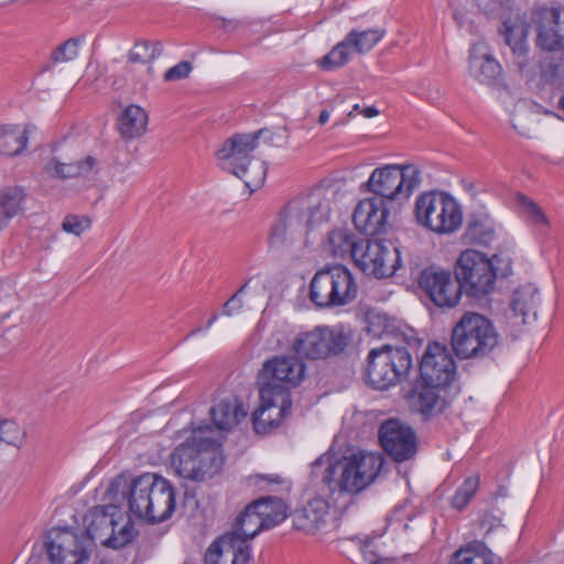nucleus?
Here are the masks:
<instances>
[{
    "mask_svg": "<svg viewBox=\"0 0 564 564\" xmlns=\"http://www.w3.org/2000/svg\"><path fill=\"white\" fill-rule=\"evenodd\" d=\"M408 402L412 412L429 421L443 414L452 398L448 388L421 381L409 394Z\"/></svg>",
    "mask_w": 564,
    "mask_h": 564,
    "instance_id": "nucleus-23",
    "label": "nucleus"
},
{
    "mask_svg": "<svg viewBox=\"0 0 564 564\" xmlns=\"http://www.w3.org/2000/svg\"><path fill=\"white\" fill-rule=\"evenodd\" d=\"M148 115L137 105L128 106L118 119V130L126 140L143 135L147 130Z\"/></svg>",
    "mask_w": 564,
    "mask_h": 564,
    "instance_id": "nucleus-30",
    "label": "nucleus"
},
{
    "mask_svg": "<svg viewBox=\"0 0 564 564\" xmlns=\"http://www.w3.org/2000/svg\"><path fill=\"white\" fill-rule=\"evenodd\" d=\"M44 544L53 564H87L93 544L77 530L53 528L47 531Z\"/></svg>",
    "mask_w": 564,
    "mask_h": 564,
    "instance_id": "nucleus-15",
    "label": "nucleus"
},
{
    "mask_svg": "<svg viewBox=\"0 0 564 564\" xmlns=\"http://www.w3.org/2000/svg\"><path fill=\"white\" fill-rule=\"evenodd\" d=\"M475 4L482 14L489 18L502 20V24L508 22L517 26L514 23L507 19L509 12L512 10L513 0H475ZM503 28L505 25H501L499 29L501 34Z\"/></svg>",
    "mask_w": 564,
    "mask_h": 564,
    "instance_id": "nucleus-40",
    "label": "nucleus"
},
{
    "mask_svg": "<svg viewBox=\"0 0 564 564\" xmlns=\"http://www.w3.org/2000/svg\"><path fill=\"white\" fill-rule=\"evenodd\" d=\"M163 46L160 42L138 41L129 53L131 63H150L161 55Z\"/></svg>",
    "mask_w": 564,
    "mask_h": 564,
    "instance_id": "nucleus-42",
    "label": "nucleus"
},
{
    "mask_svg": "<svg viewBox=\"0 0 564 564\" xmlns=\"http://www.w3.org/2000/svg\"><path fill=\"white\" fill-rule=\"evenodd\" d=\"M25 193L22 187H6L0 191V230L22 212Z\"/></svg>",
    "mask_w": 564,
    "mask_h": 564,
    "instance_id": "nucleus-34",
    "label": "nucleus"
},
{
    "mask_svg": "<svg viewBox=\"0 0 564 564\" xmlns=\"http://www.w3.org/2000/svg\"><path fill=\"white\" fill-rule=\"evenodd\" d=\"M452 564H501V558L484 542L474 541L453 554Z\"/></svg>",
    "mask_w": 564,
    "mask_h": 564,
    "instance_id": "nucleus-31",
    "label": "nucleus"
},
{
    "mask_svg": "<svg viewBox=\"0 0 564 564\" xmlns=\"http://www.w3.org/2000/svg\"><path fill=\"white\" fill-rule=\"evenodd\" d=\"M352 51L348 40L345 37L338 43L327 55L321 61V66L324 69H333L344 66L348 59L349 54Z\"/></svg>",
    "mask_w": 564,
    "mask_h": 564,
    "instance_id": "nucleus-43",
    "label": "nucleus"
},
{
    "mask_svg": "<svg viewBox=\"0 0 564 564\" xmlns=\"http://www.w3.org/2000/svg\"><path fill=\"white\" fill-rule=\"evenodd\" d=\"M258 478H260L261 480H265L268 481V484L270 485H273V486H282L285 484V480L279 476V475H258L257 476Z\"/></svg>",
    "mask_w": 564,
    "mask_h": 564,
    "instance_id": "nucleus-52",
    "label": "nucleus"
},
{
    "mask_svg": "<svg viewBox=\"0 0 564 564\" xmlns=\"http://www.w3.org/2000/svg\"><path fill=\"white\" fill-rule=\"evenodd\" d=\"M79 40L72 37L57 46L51 54L52 63L73 61L78 55Z\"/></svg>",
    "mask_w": 564,
    "mask_h": 564,
    "instance_id": "nucleus-46",
    "label": "nucleus"
},
{
    "mask_svg": "<svg viewBox=\"0 0 564 564\" xmlns=\"http://www.w3.org/2000/svg\"><path fill=\"white\" fill-rule=\"evenodd\" d=\"M210 426H198L192 436L175 447L171 463L176 474L193 481H205L218 474L224 457L220 444L210 436Z\"/></svg>",
    "mask_w": 564,
    "mask_h": 564,
    "instance_id": "nucleus-3",
    "label": "nucleus"
},
{
    "mask_svg": "<svg viewBox=\"0 0 564 564\" xmlns=\"http://www.w3.org/2000/svg\"><path fill=\"white\" fill-rule=\"evenodd\" d=\"M366 118H372L379 115V110L375 107H367L360 110Z\"/></svg>",
    "mask_w": 564,
    "mask_h": 564,
    "instance_id": "nucleus-53",
    "label": "nucleus"
},
{
    "mask_svg": "<svg viewBox=\"0 0 564 564\" xmlns=\"http://www.w3.org/2000/svg\"><path fill=\"white\" fill-rule=\"evenodd\" d=\"M352 340L354 332L349 326H316L312 330L297 333L291 349L299 357L317 360L339 355Z\"/></svg>",
    "mask_w": 564,
    "mask_h": 564,
    "instance_id": "nucleus-12",
    "label": "nucleus"
},
{
    "mask_svg": "<svg viewBox=\"0 0 564 564\" xmlns=\"http://www.w3.org/2000/svg\"><path fill=\"white\" fill-rule=\"evenodd\" d=\"M264 529L268 528L264 527L263 518L252 508V503H249L245 510L237 516L232 530L228 533H235L240 539H243L246 543H249L250 540Z\"/></svg>",
    "mask_w": 564,
    "mask_h": 564,
    "instance_id": "nucleus-33",
    "label": "nucleus"
},
{
    "mask_svg": "<svg viewBox=\"0 0 564 564\" xmlns=\"http://www.w3.org/2000/svg\"><path fill=\"white\" fill-rule=\"evenodd\" d=\"M480 527L485 529V535H488L494 530L502 527L501 519L490 512H486L480 519Z\"/></svg>",
    "mask_w": 564,
    "mask_h": 564,
    "instance_id": "nucleus-51",
    "label": "nucleus"
},
{
    "mask_svg": "<svg viewBox=\"0 0 564 564\" xmlns=\"http://www.w3.org/2000/svg\"><path fill=\"white\" fill-rule=\"evenodd\" d=\"M499 343L500 335L494 323L475 312L463 314L451 335L452 349L460 359L485 358Z\"/></svg>",
    "mask_w": 564,
    "mask_h": 564,
    "instance_id": "nucleus-6",
    "label": "nucleus"
},
{
    "mask_svg": "<svg viewBox=\"0 0 564 564\" xmlns=\"http://www.w3.org/2000/svg\"><path fill=\"white\" fill-rule=\"evenodd\" d=\"M291 517L295 529L315 534L325 528L329 517V506L324 499L315 498L303 508L296 509Z\"/></svg>",
    "mask_w": 564,
    "mask_h": 564,
    "instance_id": "nucleus-27",
    "label": "nucleus"
},
{
    "mask_svg": "<svg viewBox=\"0 0 564 564\" xmlns=\"http://www.w3.org/2000/svg\"><path fill=\"white\" fill-rule=\"evenodd\" d=\"M329 119V112L327 110H322L318 117V123L325 124Z\"/></svg>",
    "mask_w": 564,
    "mask_h": 564,
    "instance_id": "nucleus-55",
    "label": "nucleus"
},
{
    "mask_svg": "<svg viewBox=\"0 0 564 564\" xmlns=\"http://www.w3.org/2000/svg\"><path fill=\"white\" fill-rule=\"evenodd\" d=\"M247 285H248V282H246L243 285H241L237 290V292L224 304L223 315L232 316L234 314L238 313L242 308L243 301L241 299V294L246 291Z\"/></svg>",
    "mask_w": 564,
    "mask_h": 564,
    "instance_id": "nucleus-49",
    "label": "nucleus"
},
{
    "mask_svg": "<svg viewBox=\"0 0 564 564\" xmlns=\"http://www.w3.org/2000/svg\"><path fill=\"white\" fill-rule=\"evenodd\" d=\"M518 202L530 223L540 227L549 226L547 217L538 204L523 195L519 196Z\"/></svg>",
    "mask_w": 564,
    "mask_h": 564,
    "instance_id": "nucleus-45",
    "label": "nucleus"
},
{
    "mask_svg": "<svg viewBox=\"0 0 564 564\" xmlns=\"http://www.w3.org/2000/svg\"><path fill=\"white\" fill-rule=\"evenodd\" d=\"M361 241L348 229H334L327 236V250L335 258L349 257L355 260Z\"/></svg>",
    "mask_w": 564,
    "mask_h": 564,
    "instance_id": "nucleus-32",
    "label": "nucleus"
},
{
    "mask_svg": "<svg viewBox=\"0 0 564 564\" xmlns=\"http://www.w3.org/2000/svg\"><path fill=\"white\" fill-rule=\"evenodd\" d=\"M215 426L220 431H230L247 416V410L237 398L221 400L209 410Z\"/></svg>",
    "mask_w": 564,
    "mask_h": 564,
    "instance_id": "nucleus-28",
    "label": "nucleus"
},
{
    "mask_svg": "<svg viewBox=\"0 0 564 564\" xmlns=\"http://www.w3.org/2000/svg\"><path fill=\"white\" fill-rule=\"evenodd\" d=\"M455 276L462 292L468 296L481 297L495 286L496 271L492 261L476 250H465L457 259Z\"/></svg>",
    "mask_w": 564,
    "mask_h": 564,
    "instance_id": "nucleus-14",
    "label": "nucleus"
},
{
    "mask_svg": "<svg viewBox=\"0 0 564 564\" xmlns=\"http://www.w3.org/2000/svg\"><path fill=\"white\" fill-rule=\"evenodd\" d=\"M420 183L421 171L416 165L387 164L375 169L364 186L372 197L401 209Z\"/></svg>",
    "mask_w": 564,
    "mask_h": 564,
    "instance_id": "nucleus-8",
    "label": "nucleus"
},
{
    "mask_svg": "<svg viewBox=\"0 0 564 564\" xmlns=\"http://www.w3.org/2000/svg\"><path fill=\"white\" fill-rule=\"evenodd\" d=\"M113 521V525L111 527L112 533H109L110 539H107L105 546L111 549H121L132 542V540L137 535V530L134 529L133 522L131 521L130 516L120 510L118 517H116Z\"/></svg>",
    "mask_w": 564,
    "mask_h": 564,
    "instance_id": "nucleus-36",
    "label": "nucleus"
},
{
    "mask_svg": "<svg viewBox=\"0 0 564 564\" xmlns=\"http://www.w3.org/2000/svg\"><path fill=\"white\" fill-rule=\"evenodd\" d=\"M354 262L367 275L381 279L391 276L397 271L400 265V254L391 241L362 240Z\"/></svg>",
    "mask_w": 564,
    "mask_h": 564,
    "instance_id": "nucleus-17",
    "label": "nucleus"
},
{
    "mask_svg": "<svg viewBox=\"0 0 564 564\" xmlns=\"http://www.w3.org/2000/svg\"><path fill=\"white\" fill-rule=\"evenodd\" d=\"M192 70V65L189 62H181L176 64L175 66L167 69V72L164 75L165 80H178L182 78H186Z\"/></svg>",
    "mask_w": 564,
    "mask_h": 564,
    "instance_id": "nucleus-50",
    "label": "nucleus"
},
{
    "mask_svg": "<svg viewBox=\"0 0 564 564\" xmlns=\"http://www.w3.org/2000/svg\"><path fill=\"white\" fill-rule=\"evenodd\" d=\"M305 377V364L299 356H275L267 360L258 375L260 388H271L275 394L280 390L291 398L290 390L299 386Z\"/></svg>",
    "mask_w": 564,
    "mask_h": 564,
    "instance_id": "nucleus-16",
    "label": "nucleus"
},
{
    "mask_svg": "<svg viewBox=\"0 0 564 564\" xmlns=\"http://www.w3.org/2000/svg\"><path fill=\"white\" fill-rule=\"evenodd\" d=\"M469 73L481 84L497 85L502 75V67L495 58L487 43L478 41L473 44L469 52Z\"/></svg>",
    "mask_w": 564,
    "mask_h": 564,
    "instance_id": "nucleus-25",
    "label": "nucleus"
},
{
    "mask_svg": "<svg viewBox=\"0 0 564 564\" xmlns=\"http://www.w3.org/2000/svg\"><path fill=\"white\" fill-rule=\"evenodd\" d=\"M378 437L384 453L397 463L410 460L417 453L415 431L398 419H389L381 423Z\"/></svg>",
    "mask_w": 564,
    "mask_h": 564,
    "instance_id": "nucleus-18",
    "label": "nucleus"
},
{
    "mask_svg": "<svg viewBox=\"0 0 564 564\" xmlns=\"http://www.w3.org/2000/svg\"><path fill=\"white\" fill-rule=\"evenodd\" d=\"M494 234V227L488 218L473 217L467 224L465 236L473 242L488 245Z\"/></svg>",
    "mask_w": 564,
    "mask_h": 564,
    "instance_id": "nucleus-41",
    "label": "nucleus"
},
{
    "mask_svg": "<svg viewBox=\"0 0 564 564\" xmlns=\"http://www.w3.org/2000/svg\"><path fill=\"white\" fill-rule=\"evenodd\" d=\"M120 510L117 502L109 501L108 506H97L85 514V535L89 539L91 544L93 541H98L102 545L106 544L107 539L111 536L109 533H112L110 530Z\"/></svg>",
    "mask_w": 564,
    "mask_h": 564,
    "instance_id": "nucleus-26",
    "label": "nucleus"
},
{
    "mask_svg": "<svg viewBox=\"0 0 564 564\" xmlns=\"http://www.w3.org/2000/svg\"><path fill=\"white\" fill-rule=\"evenodd\" d=\"M89 227L90 220L87 217L76 215L66 216L62 223L63 230L75 236H80Z\"/></svg>",
    "mask_w": 564,
    "mask_h": 564,
    "instance_id": "nucleus-48",
    "label": "nucleus"
},
{
    "mask_svg": "<svg viewBox=\"0 0 564 564\" xmlns=\"http://www.w3.org/2000/svg\"><path fill=\"white\" fill-rule=\"evenodd\" d=\"M218 318L217 313L212 314L210 318L208 319L206 327L209 328Z\"/></svg>",
    "mask_w": 564,
    "mask_h": 564,
    "instance_id": "nucleus-57",
    "label": "nucleus"
},
{
    "mask_svg": "<svg viewBox=\"0 0 564 564\" xmlns=\"http://www.w3.org/2000/svg\"><path fill=\"white\" fill-rule=\"evenodd\" d=\"M22 440L19 425L11 420L0 421V441L9 445H18Z\"/></svg>",
    "mask_w": 564,
    "mask_h": 564,
    "instance_id": "nucleus-47",
    "label": "nucleus"
},
{
    "mask_svg": "<svg viewBox=\"0 0 564 564\" xmlns=\"http://www.w3.org/2000/svg\"><path fill=\"white\" fill-rule=\"evenodd\" d=\"M478 487V477L466 478L463 485L456 490L455 495L453 496L452 506L457 510L464 509L476 494Z\"/></svg>",
    "mask_w": 564,
    "mask_h": 564,
    "instance_id": "nucleus-44",
    "label": "nucleus"
},
{
    "mask_svg": "<svg viewBox=\"0 0 564 564\" xmlns=\"http://www.w3.org/2000/svg\"><path fill=\"white\" fill-rule=\"evenodd\" d=\"M419 285L438 307H454L462 295L456 276L437 267H427L419 275Z\"/></svg>",
    "mask_w": 564,
    "mask_h": 564,
    "instance_id": "nucleus-20",
    "label": "nucleus"
},
{
    "mask_svg": "<svg viewBox=\"0 0 564 564\" xmlns=\"http://www.w3.org/2000/svg\"><path fill=\"white\" fill-rule=\"evenodd\" d=\"M528 25L535 33L534 43L546 53L564 52V6L535 1L529 9Z\"/></svg>",
    "mask_w": 564,
    "mask_h": 564,
    "instance_id": "nucleus-13",
    "label": "nucleus"
},
{
    "mask_svg": "<svg viewBox=\"0 0 564 564\" xmlns=\"http://www.w3.org/2000/svg\"><path fill=\"white\" fill-rule=\"evenodd\" d=\"M333 197L334 192L315 188L289 202L271 227L270 247L306 245L308 234L329 220Z\"/></svg>",
    "mask_w": 564,
    "mask_h": 564,
    "instance_id": "nucleus-2",
    "label": "nucleus"
},
{
    "mask_svg": "<svg viewBox=\"0 0 564 564\" xmlns=\"http://www.w3.org/2000/svg\"><path fill=\"white\" fill-rule=\"evenodd\" d=\"M406 343L409 345H415L416 344V338L414 335H411L410 337L406 338Z\"/></svg>",
    "mask_w": 564,
    "mask_h": 564,
    "instance_id": "nucleus-58",
    "label": "nucleus"
},
{
    "mask_svg": "<svg viewBox=\"0 0 564 564\" xmlns=\"http://www.w3.org/2000/svg\"><path fill=\"white\" fill-rule=\"evenodd\" d=\"M399 210V208L386 204L380 197H369L357 204L352 221L356 228L365 235H381L391 227L392 219Z\"/></svg>",
    "mask_w": 564,
    "mask_h": 564,
    "instance_id": "nucleus-19",
    "label": "nucleus"
},
{
    "mask_svg": "<svg viewBox=\"0 0 564 564\" xmlns=\"http://www.w3.org/2000/svg\"><path fill=\"white\" fill-rule=\"evenodd\" d=\"M371 564H379V562L376 561V562H372Z\"/></svg>",
    "mask_w": 564,
    "mask_h": 564,
    "instance_id": "nucleus-62",
    "label": "nucleus"
},
{
    "mask_svg": "<svg viewBox=\"0 0 564 564\" xmlns=\"http://www.w3.org/2000/svg\"><path fill=\"white\" fill-rule=\"evenodd\" d=\"M412 357L405 347L382 345L369 351L365 377L375 389L384 390L405 379Z\"/></svg>",
    "mask_w": 564,
    "mask_h": 564,
    "instance_id": "nucleus-11",
    "label": "nucleus"
},
{
    "mask_svg": "<svg viewBox=\"0 0 564 564\" xmlns=\"http://www.w3.org/2000/svg\"><path fill=\"white\" fill-rule=\"evenodd\" d=\"M324 456L318 457L315 462L312 463V474L317 475V469L324 464Z\"/></svg>",
    "mask_w": 564,
    "mask_h": 564,
    "instance_id": "nucleus-54",
    "label": "nucleus"
},
{
    "mask_svg": "<svg viewBox=\"0 0 564 564\" xmlns=\"http://www.w3.org/2000/svg\"><path fill=\"white\" fill-rule=\"evenodd\" d=\"M96 164V159L90 155L77 163H62L53 159L46 164L45 170L51 176L69 178L88 176L94 171Z\"/></svg>",
    "mask_w": 564,
    "mask_h": 564,
    "instance_id": "nucleus-35",
    "label": "nucleus"
},
{
    "mask_svg": "<svg viewBox=\"0 0 564 564\" xmlns=\"http://www.w3.org/2000/svg\"><path fill=\"white\" fill-rule=\"evenodd\" d=\"M263 130L256 133L235 134L227 139L217 151V158L224 170L241 178L250 189L260 187L267 175L265 163L252 160L250 153L257 148Z\"/></svg>",
    "mask_w": 564,
    "mask_h": 564,
    "instance_id": "nucleus-7",
    "label": "nucleus"
},
{
    "mask_svg": "<svg viewBox=\"0 0 564 564\" xmlns=\"http://www.w3.org/2000/svg\"><path fill=\"white\" fill-rule=\"evenodd\" d=\"M454 19H455V21L457 22V24H458L459 26H463V23H464V14H463L462 12L456 11V12L454 13Z\"/></svg>",
    "mask_w": 564,
    "mask_h": 564,
    "instance_id": "nucleus-56",
    "label": "nucleus"
},
{
    "mask_svg": "<svg viewBox=\"0 0 564 564\" xmlns=\"http://www.w3.org/2000/svg\"><path fill=\"white\" fill-rule=\"evenodd\" d=\"M28 143V130L18 127L0 128V152L6 155L20 154Z\"/></svg>",
    "mask_w": 564,
    "mask_h": 564,
    "instance_id": "nucleus-38",
    "label": "nucleus"
},
{
    "mask_svg": "<svg viewBox=\"0 0 564 564\" xmlns=\"http://www.w3.org/2000/svg\"><path fill=\"white\" fill-rule=\"evenodd\" d=\"M250 558V544L235 533L220 535L205 553L206 564H248Z\"/></svg>",
    "mask_w": 564,
    "mask_h": 564,
    "instance_id": "nucleus-24",
    "label": "nucleus"
},
{
    "mask_svg": "<svg viewBox=\"0 0 564 564\" xmlns=\"http://www.w3.org/2000/svg\"><path fill=\"white\" fill-rule=\"evenodd\" d=\"M200 330H202V328H200V327H197V328H195L194 330H192V332H191V334H189L188 336L195 335V334L199 333Z\"/></svg>",
    "mask_w": 564,
    "mask_h": 564,
    "instance_id": "nucleus-60",
    "label": "nucleus"
},
{
    "mask_svg": "<svg viewBox=\"0 0 564 564\" xmlns=\"http://www.w3.org/2000/svg\"><path fill=\"white\" fill-rule=\"evenodd\" d=\"M359 110H360L359 105H355V106H354V108H352V111H350V112L348 113V118L352 117L354 111H359Z\"/></svg>",
    "mask_w": 564,
    "mask_h": 564,
    "instance_id": "nucleus-59",
    "label": "nucleus"
},
{
    "mask_svg": "<svg viewBox=\"0 0 564 564\" xmlns=\"http://www.w3.org/2000/svg\"><path fill=\"white\" fill-rule=\"evenodd\" d=\"M502 36L514 56V65L521 77L527 83H533L536 87L564 88V55L542 56L536 67L530 62V46L527 41L524 26H514L505 22Z\"/></svg>",
    "mask_w": 564,
    "mask_h": 564,
    "instance_id": "nucleus-4",
    "label": "nucleus"
},
{
    "mask_svg": "<svg viewBox=\"0 0 564 564\" xmlns=\"http://www.w3.org/2000/svg\"><path fill=\"white\" fill-rule=\"evenodd\" d=\"M383 462V456L377 453L361 452L345 456L326 466L322 481L332 491L338 490L355 495L375 481Z\"/></svg>",
    "mask_w": 564,
    "mask_h": 564,
    "instance_id": "nucleus-5",
    "label": "nucleus"
},
{
    "mask_svg": "<svg viewBox=\"0 0 564 564\" xmlns=\"http://www.w3.org/2000/svg\"><path fill=\"white\" fill-rule=\"evenodd\" d=\"M358 285L344 265L318 270L310 283V301L318 308L345 306L357 297Z\"/></svg>",
    "mask_w": 564,
    "mask_h": 564,
    "instance_id": "nucleus-10",
    "label": "nucleus"
},
{
    "mask_svg": "<svg viewBox=\"0 0 564 564\" xmlns=\"http://www.w3.org/2000/svg\"><path fill=\"white\" fill-rule=\"evenodd\" d=\"M99 564H112V563L109 561H106V560H101Z\"/></svg>",
    "mask_w": 564,
    "mask_h": 564,
    "instance_id": "nucleus-61",
    "label": "nucleus"
},
{
    "mask_svg": "<svg viewBox=\"0 0 564 564\" xmlns=\"http://www.w3.org/2000/svg\"><path fill=\"white\" fill-rule=\"evenodd\" d=\"M251 503L252 508L263 518L264 527L268 529L275 527L286 518V506L280 498L267 497Z\"/></svg>",
    "mask_w": 564,
    "mask_h": 564,
    "instance_id": "nucleus-37",
    "label": "nucleus"
},
{
    "mask_svg": "<svg viewBox=\"0 0 564 564\" xmlns=\"http://www.w3.org/2000/svg\"><path fill=\"white\" fill-rule=\"evenodd\" d=\"M540 303L539 290L535 285L527 283L513 291L510 308L514 316H520L522 323L532 315L536 318V307Z\"/></svg>",
    "mask_w": 564,
    "mask_h": 564,
    "instance_id": "nucleus-29",
    "label": "nucleus"
},
{
    "mask_svg": "<svg viewBox=\"0 0 564 564\" xmlns=\"http://www.w3.org/2000/svg\"><path fill=\"white\" fill-rule=\"evenodd\" d=\"M384 30L371 29L365 31H350L346 39L352 51L364 54L371 51L376 44L384 36Z\"/></svg>",
    "mask_w": 564,
    "mask_h": 564,
    "instance_id": "nucleus-39",
    "label": "nucleus"
},
{
    "mask_svg": "<svg viewBox=\"0 0 564 564\" xmlns=\"http://www.w3.org/2000/svg\"><path fill=\"white\" fill-rule=\"evenodd\" d=\"M260 405L252 413V425L257 434H268L276 429L290 413L292 401L284 392L276 394L271 388H260Z\"/></svg>",
    "mask_w": 564,
    "mask_h": 564,
    "instance_id": "nucleus-22",
    "label": "nucleus"
},
{
    "mask_svg": "<svg viewBox=\"0 0 564 564\" xmlns=\"http://www.w3.org/2000/svg\"><path fill=\"white\" fill-rule=\"evenodd\" d=\"M414 215L420 226L437 235L454 234L463 224L459 203L443 191L420 194L415 200Z\"/></svg>",
    "mask_w": 564,
    "mask_h": 564,
    "instance_id": "nucleus-9",
    "label": "nucleus"
},
{
    "mask_svg": "<svg viewBox=\"0 0 564 564\" xmlns=\"http://www.w3.org/2000/svg\"><path fill=\"white\" fill-rule=\"evenodd\" d=\"M108 501L127 503L137 519L159 523L171 518L175 510V492L163 477L145 473L138 477L128 474L116 476L106 490Z\"/></svg>",
    "mask_w": 564,
    "mask_h": 564,
    "instance_id": "nucleus-1",
    "label": "nucleus"
},
{
    "mask_svg": "<svg viewBox=\"0 0 564 564\" xmlns=\"http://www.w3.org/2000/svg\"><path fill=\"white\" fill-rule=\"evenodd\" d=\"M421 381L449 388L456 378V364L446 346L434 343L427 346L420 364Z\"/></svg>",
    "mask_w": 564,
    "mask_h": 564,
    "instance_id": "nucleus-21",
    "label": "nucleus"
}]
</instances>
